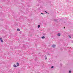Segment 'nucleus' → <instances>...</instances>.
<instances>
[{"instance_id": "9b49d317", "label": "nucleus", "mask_w": 73, "mask_h": 73, "mask_svg": "<svg viewBox=\"0 0 73 73\" xmlns=\"http://www.w3.org/2000/svg\"><path fill=\"white\" fill-rule=\"evenodd\" d=\"M54 68V66H52L51 67V68Z\"/></svg>"}, {"instance_id": "4468645a", "label": "nucleus", "mask_w": 73, "mask_h": 73, "mask_svg": "<svg viewBox=\"0 0 73 73\" xmlns=\"http://www.w3.org/2000/svg\"><path fill=\"white\" fill-rule=\"evenodd\" d=\"M43 36H45V34H43Z\"/></svg>"}, {"instance_id": "f257e3e1", "label": "nucleus", "mask_w": 73, "mask_h": 73, "mask_svg": "<svg viewBox=\"0 0 73 73\" xmlns=\"http://www.w3.org/2000/svg\"><path fill=\"white\" fill-rule=\"evenodd\" d=\"M17 66H19V65H20V64H19V63L17 62Z\"/></svg>"}, {"instance_id": "423d86ee", "label": "nucleus", "mask_w": 73, "mask_h": 73, "mask_svg": "<svg viewBox=\"0 0 73 73\" xmlns=\"http://www.w3.org/2000/svg\"><path fill=\"white\" fill-rule=\"evenodd\" d=\"M42 38L43 39H44L45 38V36H43L42 37Z\"/></svg>"}, {"instance_id": "7ed1b4c3", "label": "nucleus", "mask_w": 73, "mask_h": 73, "mask_svg": "<svg viewBox=\"0 0 73 73\" xmlns=\"http://www.w3.org/2000/svg\"><path fill=\"white\" fill-rule=\"evenodd\" d=\"M52 47L53 48H55V47H56V45L54 44V45H52Z\"/></svg>"}, {"instance_id": "1a4fd4ad", "label": "nucleus", "mask_w": 73, "mask_h": 73, "mask_svg": "<svg viewBox=\"0 0 73 73\" xmlns=\"http://www.w3.org/2000/svg\"><path fill=\"white\" fill-rule=\"evenodd\" d=\"M71 72H72V71H71L70 70L69 71V73H71Z\"/></svg>"}, {"instance_id": "9d476101", "label": "nucleus", "mask_w": 73, "mask_h": 73, "mask_svg": "<svg viewBox=\"0 0 73 73\" xmlns=\"http://www.w3.org/2000/svg\"><path fill=\"white\" fill-rule=\"evenodd\" d=\"M38 28H40V25H38Z\"/></svg>"}, {"instance_id": "39448f33", "label": "nucleus", "mask_w": 73, "mask_h": 73, "mask_svg": "<svg viewBox=\"0 0 73 73\" xmlns=\"http://www.w3.org/2000/svg\"><path fill=\"white\" fill-rule=\"evenodd\" d=\"M58 20V19H54V21H57Z\"/></svg>"}, {"instance_id": "dca6fc26", "label": "nucleus", "mask_w": 73, "mask_h": 73, "mask_svg": "<svg viewBox=\"0 0 73 73\" xmlns=\"http://www.w3.org/2000/svg\"><path fill=\"white\" fill-rule=\"evenodd\" d=\"M45 60H46V58H45Z\"/></svg>"}, {"instance_id": "6e6552de", "label": "nucleus", "mask_w": 73, "mask_h": 73, "mask_svg": "<svg viewBox=\"0 0 73 73\" xmlns=\"http://www.w3.org/2000/svg\"><path fill=\"white\" fill-rule=\"evenodd\" d=\"M17 30V31H20V29H18Z\"/></svg>"}, {"instance_id": "ddd939ff", "label": "nucleus", "mask_w": 73, "mask_h": 73, "mask_svg": "<svg viewBox=\"0 0 73 73\" xmlns=\"http://www.w3.org/2000/svg\"><path fill=\"white\" fill-rule=\"evenodd\" d=\"M69 37L70 38H71V36H70L69 35Z\"/></svg>"}, {"instance_id": "0eeeda50", "label": "nucleus", "mask_w": 73, "mask_h": 73, "mask_svg": "<svg viewBox=\"0 0 73 73\" xmlns=\"http://www.w3.org/2000/svg\"><path fill=\"white\" fill-rule=\"evenodd\" d=\"M13 66L14 67H17V66L15 64H14V65H13Z\"/></svg>"}, {"instance_id": "f3484780", "label": "nucleus", "mask_w": 73, "mask_h": 73, "mask_svg": "<svg viewBox=\"0 0 73 73\" xmlns=\"http://www.w3.org/2000/svg\"><path fill=\"white\" fill-rule=\"evenodd\" d=\"M64 29H65V27H64Z\"/></svg>"}, {"instance_id": "20e7f679", "label": "nucleus", "mask_w": 73, "mask_h": 73, "mask_svg": "<svg viewBox=\"0 0 73 73\" xmlns=\"http://www.w3.org/2000/svg\"><path fill=\"white\" fill-rule=\"evenodd\" d=\"M60 35H61V34H60V33H58L57 34V35L58 36H60Z\"/></svg>"}, {"instance_id": "2eb2a0df", "label": "nucleus", "mask_w": 73, "mask_h": 73, "mask_svg": "<svg viewBox=\"0 0 73 73\" xmlns=\"http://www.w3.org/2000/svg\"><path fill=\"white\" fill-rule=\"evenodd\" d=\"M41 15H44V14H43V13H41Z\"/></svg>"}, {"instance_id": "f8f14e48", "label": "nucleus", "mask_w": 73, "mask_h": 73, "mask_svg": "<svg viewBox=\"0 0 73 73\" xmlns=\"http://www.w3.org/2000/svg\"><path fill=\"white\" fill-rule=\"evenodd\" d=\"M44 12H46V13H47V12H46V11H45Z\"/></svg>"}, {"instance_id": "f03ea898", "label": "nucleus", "mask_w": 73, "mask_h": 73, "mask_svg": "<svg viewBox=\"0 0 73 73\" xmlns=\"http://www.w3.org/2000/svg\"><path fill=\"white\" fill-rule=\"evenodd\" d=\"M0 40H1V41L2 42H3V39L2 38H0Z\"/></svg>"}]
</instances>
